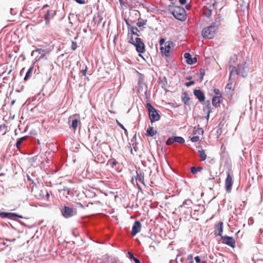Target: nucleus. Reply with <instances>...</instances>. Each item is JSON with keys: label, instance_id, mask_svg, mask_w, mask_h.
<instances>
[{"label": "nucleus", "instance_id": "nucleus-13", "mask_svg": "<svg viewBox=\"0 0 263 263\" xmlns=\"http://www.w3.org/2000/svg\"><path fill=\"white\" fill-rule=\"evenodd\" d=\"M184 58L186 60V62L188 64L193 65L197 62V58L196 57L192 58V55L190 53H185Z\"/></svg>", "mask_w": 263, "mask_h": 263}, {"label": "nucleus", "instance_id": "nucleus-41", "mask_svg": "<svg viewBox=\"0 0 263 263\" xmlns=\"http://www.w3.org/2000/svg\"><path fill=\"white\" fill-rule=\"evenodd\" d=\"M45 20H50V11L47 10L44 16Z\"/></svg>", "mask_w": 263, "mask_h": 263}, {"label": "nucleus", "instance_id": "nucleus-53", "mask_svg": "<svg viewBox=\"0 0 263 263\" xmlns=\"http://www.w3.org/2000/svg\"><path fill=\"white\" fill-rule=\"evenodd\" d=\"M132 28H133L134 29V31H139V30L138 29L137 27H134V26H132L131 28L130 29V31H131V29Z\"/></svg>", "mask_w": 263, "mask_h": 263}, {"label": "nucleus", "instance_id": "nucleus-4", "mask_svg": "<svg viewBox=\"0 0 263 263\" xmlns=\"http://www.w3.org/2000/svg\"><path fill=\"white\" fill-rule=\"evenodd\" d=\"M170 13L174 17L180 21H184L186 18V11L181 6H176L174 10H170Z\"/></svg>", "mask_w": 263, "mask_h": 263}, {"label": "nucleus", "instance_id": "nucleus-59", "mask_svg": "<svg viewBox=\"0 0 263 263\" xmlns=\"http://www.w3.org/2000/svg\"><path fill=\"white\" fill-rule=\"evenodd\" d=\"M45 20V24L47 26L49 24V20Z\"/></svg>", "mask_w": 263, "mask_h": 263}, {"label": "nucleus", "instance_id": "nucleus-10", "mask_svg": "<svg viewBox=\"0 0 263 263\" xmlns=\"http://www.w3.org/2000/svg\"><path fill=\"white\" fill-rule=\"evenodd\" d=\"M193 93L199 102H203L204 101L205 95L202 90L195 89L194 90Z\"/></svg>", "mask_w": 263, "mask_h": 263}, {"label": "nucleus", "instance_id": "nucleus-25", "mask_svg": "<svg viewBox=\"0 0 263 263\" xmlns=\"http://www.w3.org/2000/svg\"><path fill=\"white\" fill-rule=\"evenodd\" d=\"M146 22L147 20H143L142 18H139L138 20V22L137 23V25L138 27H142L146 25Z\"/></svg>", "mask_w": 263, "mask_h": 263}, {"label": "nucleus", "instance_id": "nucleus-29", "mask_svg": "<svg viewBox=\"0 0 263 263\" xmlns=\"http://www.w3.org/2000/svg\"><path fill=\"white\" fill-rule=\"evenodd\" d=\"M128 43L133 45L135 42V39H134L133 35L130 33H128Z\"/></svg>", "mask_w": 263, "mask_h": 263}, {"label": "nucleus", "instance_id": "nucleus-45", "mask_svg": "<svg viewBox=\"0 0 263 263\" xmlns=\"http://www.w3.org/2000/svg\"><path fill=\"white\" fill-rule=\"evenodd\" d=\"M196 132L199 134H202L203 133V130L202 128H200L198 125V127H197V129L196 130Z\"/></svg>", "mask_w": 263, "mask_h": 263}, {"label": "nucleus", "instance_id": "nucleus-19", "mask_svg": "<svg viewBox=\"0 0 263 263\" xmlns=\"http://www.w3.org/2000/svg\"><path fill=\"white\" fill-rule=\"evenodd\" d=\"M203 170V167L202 166H199L197 167L192 166L191 167V172L194 174H196L198 172L201 171Z\"/></svg>", "mask_w": 263, "mask_h": 263}, {"label": "nucleus", "instance_id": "nucleus-63", "mask_svg": "<svg viewBox=\"0 0 263 263\" xmlns=\"http://www.w3.org/2000/svg\"><path fill=\"white\" fill-rule=\"evenodd\" d=\"M209 116H210V114L208 113L207 116H206V118L207 120H209Z\"/></svg>", "mask_w": 263, "mask_h": 263}, {"label": "nucleus", "instance_id": "nucleus-35", "mask_svg": "<svg viewBox=\"0 0 263 263\" xmlns=\"http://www.w3.org/2000/svg\"><path fill=\"white\" fill-rule=\"evenodd\" d=\"M186 260L189 261V263H193V256L192 254H189L186 258Z\"/></svg>", "mask_w": 263, "mask_h": 263}, {"label": "nucleus", "instance_id": "nucleus-16", "mask_svg": "<svg viewBox=\"0 0 263 263\" xmlns=\"http://www.w3.org/2000/svg\"><path fill=\"white\" fill-rule=\"evenodd\" d=\"M157 132L152 126H149L146 130V135L147 137H153L157 134Z\"/></svg>", "mask_w": 263, "mask_h": 263}, {"label": "nucleus", "instance_id": "nucleus-57", "mask_svg": "<svg viewBox=\"0 0 263 263\" xmlns=\"http://www.w3.org/2000/svg\"><path fill=\"white\" fill-rule=\"evenodd\" d=\"M19 223L21 224V225H23L26 227H27V226L23 222L21 221H18Z\"/></svg>", "mask_w": 263, "mask_h": 263}, {"label": "nucleus", "instance_id": "nucleus-58", "mask_svg": "<svg viewBox=\"0 0 263 263\" xmlns=\"http://www.w3.org/2000/svg\"><path fill=\"white\" fill-rule=\"evenodd\" d=\"M45 56H46L45 53H42V54H41V57H40V58H39V59H43V58H44Z\"/></svg>", "mask_w": 263, "mask_h": 263}, {"label": "nucleus", "instance_id": "nucleus-28", "mask_svg": "<svg viewBox=\"0 0 263 263\" xmlns=\"http://www.w3.org/2000/svg\"><path fill=\"white\" fill-rule=\"evenodd\" d=\"M9 212H0V217L4 219V218H8L9 219Z\"/></svg>", "mask_w": 263, "mask_h": 263}, {"label": "nucleus", "instance_id": "nucleus-21", "mask_svg": "<svg viewBox=\"0 0 263 263\" xmlns=\"http://www.w3.org/2000/svg\"><path fill=\"white\" fill-rule=\"evenodd\" d=\"M79 123L80 124V122L78 119H72L71 127L73 129H76L78 126Z\"/></svg>", "mask_w": 263, "mask_h": 263}, {"label": "nucleus", "instance_id": "nucleus-56", "mask_svg": "<svg viewBox=\"0 0 263 263\" xmlns=\"http://www.w3.org/2000/svg\"><path fill=\"white\" fill-rule=\"evenodd\" d=\"M111 164H112V166H115L117 164V161L116 160H114L112 162H111Z\"/></svg>", "mask_w": 263, "mask_h": 263}, {"label": "nucleus", "instance_id": "nucleus-52", "mask_svg": "<svg viewBox=\"0 0 263 263\" xmlns=\"http://www.w3.org/2000/svg\"><path fill=\"white\" fill-rule=\"evenodd\" d=\"M64 191H67L68 192V194H69V192L70 191V189L67 187H64L63 189Z\"/></svg>", "mask_w": 263, "mask_h": 263}, {"label": "nucleus", "instance_id": "nucleus-51", "mask_svg": "<svg viewBox=\"0 0 263 263\" xmlns=\"http://www.w3.org/2000/svg\"><path fill=\"white\" fill-rule=\"evenodd\" d=\"M180 4L181 5H185L186 3V0H179V1Z\"/></svg>", "mask_w": 263, "mask_h": 263}, {"label": "nucleus", "instance_id": "nucleus-27", "mask_svg": "<svg viewBox=\"0 0 263 263\" xmlns=\"http://www.w3.org/2000/svg\"><path fill=\"white\" fill-rule=\"evenodd\" d=\"M174 140L175 142H178L180 144L184 143L185 142L184 139L182 137L179 136H174Z\"/></svg>", "mask_w": 263, "mask_h": 263}, {"label": "nucleus", "instance_id": "nucleus-61", "mask_svg": "<svg viewBox=\"0 0 263 263\" xmlns=\"http://www.w3.org/2000/svg\"><path fill=\"white\" fill-rule=\"evenodd\" d=\"M133 148H134V149L135 150V152H137V150H138V147H137V146H134L133 147Z\"/></svg>", "mask_w": 263, "mask_h": 263}, {"label": "nucleus", "instance_id": "nucleus-39", "mask_svg": "<svg viewBox=\"0 0 263 263\" xmlns=\"http://www.w3.org/2000/svg\"><path fill=\"white\" fill-rule=\"evenodd\" d=\"M128 255L129 258L130 259H131V260H134V259L136 258V257H135V256L134 255L133 253H132L130 251L128 252Z\"/></svg>", "mask_w": 263, "mask_h": 263}, {"label": "nucleus", "instance_id": "nucleus-9", "mask_svg": "<svg viewBox=\"0 0 263 263\" xmlns=\"http://www.w3.org/2000/svg\"><path fill=\"white\" fill-rule=\"evenodd\" d=\"M172 42H167L165 44V47L161 46L160 48L161 52L164 53L165 57H168L170 54L171 45L173 44Z\"/></svg>", "mask_w": 263, "mask_h": 263}, {"label": "nucleus", "instance_id": "nucleus-26", "mask_svg": "<svg viewBox=\"0 0 263 263\" xmlns=\"http://www.w3.org/2000/svg\"><path fill=\"white\" fill-rule=\"evenodd\" d=\"M212 10L209 8H205L204 10V15L209 18L212 15Z\"/></svg>", "mask_w": 263, "mask_h": 263}, {"label": "nucleus", "instance_id": "nucleus-30", "mask_svg": "<svg viewBox=\"0 0 263 263\" xmlns=\"http://www.w3.org/2000/svg\"><path fill=\"white\" fill-rule=\"evenodd\" d=\"M174 142H175V141L174 140V137H170L166 141V144L167 145H171L173 143H174Z\"/></svg>", "mask_w": 263, "mask_h": 263}, {"label": "nucleus", "instance_id": "nucleus-62", "mask_svg": "<svg viewBox=\"0 0 263 263\" xmlns=\"http://www.w3.org/2000/svg\"><path fill=\"white\" fill-rule=\"evenodd\" d=\"M192 78V77L191 76H189V77H187L186 78V79L188 80H190Z\"/></svg>", "mask_w": 263, "mask_h": 263}, {"label": "nucleus", "instance_id": "nucleus-54", "mask_svg": "<svg viewBox=\"0 0 263 263\" xmlns=\"http://www.w3.org/2000/svg\"><path fill=\"white\" fill-rule=\"evenodd\" d=\"M121 5L125 6V3L123 0H119Z\"/></svg>", "mask_w": 263, "mask_h": 263}, {"label": "nucleus", "instance_id": "nucleus-5", "mask_svg": "<svg viewBox=\"0 0 263 263\" xmlns=\"http://www.w3.org/2000/svg\"><path fill=\"white\" fill-rule=\"evenodd\" d=\"M62 216L65 218H69L77 215L76 209L64 205L61 209Z\"/></svg>", "mask_w": 263, "mask_h": 263}, {"label": "nucleus", "instance_id": "nucleus-17", "mask_svg": "<svg viewBox=\"0 0 263 263\" xmlns=\"http://www.w3.org/2000/svg\"><path fill=\"white\" fill-rule=\"evenodd\" d=\"M190 98L186 92H184L182 96V101L185 105H190Z\"/></svg>", "mask_w": 263, "mask_h": 263}, {"label": "nucleus", "instance_id": "nucleus-12", "mask_svg": "<svg viewBox=\"0 0 263 263\" xmlns=\"http://www.w3.org/2000/svg\"><path fill=\"white\" fill-rule=\"evenodd\" d=\"M223 222L220 221L214 227V234L216 236H222V233L223 232Z\"/></svg>", "mask_w": 263, "mask_h": 263}, {"label": "nucleus", "instance_id": "nucleus-49", "mask_svg": "<svg viewBox=\"0 0 263 263\" xmlns=\"http://www.w3.org/2000/svg\"><path fill=\"white\" fill-rule=\"evenodd\" d=\"M165 42V39L164 38H161L159 40V44L161 46Z\"/></svg>", "mask_w": 263, "mask_h": 263}, {"label": "nucleus", "instance_id": "nucleus-32", "mask_svg": "<svg viewBox=\"0 0 263 263\" xmlns=\"http://www.w3.org/2000/svg\"><path fill=\"white\" fill-rule=\"evenodd\" d=\"M195 260L196 261V263H207L206 260H202L201 261V258H200V256H196L195 257Z\"/></svg>", "mask_w": 263, "mask_h": 263}, {"label": "nucleus", "instance_id": "nucleus-42", "mask_svg": "<svg viewBox=\"0 0 263 263\" xmlns=\"http://www.w3.org/2000/svg\"><path fill=\"white\" fill-rule=\"evenodd\" d=\"M130 33L133 35H136V37H139V36H140V35L137 33V31H134L133 28L131 29V31H130Z\"/></svg>", "mask_w": 263, "mask_h": 263}, {"label": "nucleus", "instance_id": "nucleus-20", "mask_svg": "<svg viewBox=\"0 0 263 263\" xmlns=\"http://www.w3.org/2000/svg\"><path fill=\"white\" fill-rule=\"evenodd\" d=\"M28 138V136H24L19 138L16 142V146L17 148H20L22 142Z\"/></svg>", "mask_w": 263, "mask_h": 263}, {"label": "nucleus", "instance_id": "nucleus-55", "mask_svg": "<svg viewBox=\"0 0 263 263\" xmlns=\"http://www.w3.org/2000/svg\"><path fill=\"white\" fill-rule=\"evenodd\" d=\"M159 83H160V84H162V88H163V87H164V86H165V85H166V84H165V83H167V82H166V81H165V83H164V82H160Z\"/></svg>", "mask_w": 263, "mask_h": 263}, {"label": "nucleus", "instance_id": "nucleus-33", "mask_svg": "<svg viewBox=\"0 0 263 263\" xmlns=\"http://www.w3.org/2000/svg\"><path fill=\"white\" fill-rule=\"evenodd\" d=\"M44 51V50H43L41 48H37L35 50H33L31 53V55L34 56L35 52H38L39 54H42L43 52Z\"/></svg>", "mask_w": 263, "mask_h": 263}, {"label": "nucleus", "instance_id": "nucleus-14", "mask_svg": "<svg viewBox=\"0 0 263 263\" xmlns=\"http://www.w3.org/2000/svg\"><path fill=\"white\" fill-rule=\"evenodd\" d=\"M136 180L137 182L142 183L143 184L145 185L144 180V173L142 171H136Z\"/></svg>", "mask_w": 263, "mask_h": 263}, {"label": "nucleus", "instance_id": "nucleus-37", "mask_svg": "<svg viewBox=\"0 0 263 263\" xmlns=\"http://www.w3.org/2000/svg\"><path fill=\"white\" fill-rule=\"evenodd\" d=\"M175 7L176 6H175V3L174 1L171 2L170 5L168 6V11L170 12V10H173L172 8L173 7L175 8Z\"/></svg>", "mask_w": 263, "mask_h": 263}, {"label": "nucleus", "instance_id": "nucleus-1", "mask_svg": "<svg viewBox=\"0 0 263 263\" xmlns=\"http://www.w3.org/2000/svg\"><path fill=\"white\" fill-rule=\"evenodd\" d=\"M236 60L237 58L235 55L230 59L229 62L230 68L232 69L230 72V79L237 74H239L242 77H246L249 71V65L246 62L238 64L237 68L234 66L233 64L235 63Z\"/></svg>", "mask_w": 263, "mask_h": 263}, {"label": "nucleus", "instance_id": "nucleus-11", "mask_svg": "<svg viewBox=\"0 0 263 263\" xmlns=\"http://www.w3.org/2000/svg\"><path fill=\"white\" fill-rule=\"evenodd\" d=\"M141 228V224L140 222L139 221L136 220L132 227V235L133 236H135L140 231Z\"/></svg>", "mask_w": 263, "mask_h": 263}, {"label": "nucleus", "instance_id": "nucleus-46", "mask_svg": "<svg viewBox=\"0 0 263 263\" xmlns=\"http://www.w3.org/2000/svg\"><path fill=\"white\" fill-rule=\"evenodd\" d=\"M87 67L86 66H85V69H82L81 70V72H82L83 76H86V72H87Z\"/></svg>", "mask_w": 263, "mask_h": 263}, {"label": "nucleus", "instance_id": "nucleus-50", "mask_svg": "<svg viewBox=\"0 0 263 263\" xmlns=\"http://www.w3.org/2000/svg\"><path fill=\"white\" fill-rule=\"evenodd\" d=\"M189 201H191L190 199L185 200L183 201V202L182 204V205H181L180 206V207H182L183 205H185V204H187V202H189Z\"/></svg>", "mask_w": 263, "mask_h": 263}, {"label": "nucleus", "instance_id": "nucleus-18", "mask_svg": "<svg viewBox=\"0 0 263 263\" xmlns=\"http://www.w3.org/2000/svg\"><path fill=\"white\" fill-rule=\"evenodd\" d=\"M9 219L16 220L17 218H25L22 215H19L16 213L9 212Z\"/></svg>", "mask_w": 263, "mask_h": 263}, {"label": "nucleus", "instance_id": "nucleus-36", "mask_svg": "<svg viewBox=\"0 0 263 263\" xmlns=\"http://www.w3.org/2000/svg\"><path fill=\"white\" fill-rule=\"evenodd\" d=\"M205 74V71H204V69H200V81H201L203 78V77Z\"/></svg>", "mask_w": 263, "mask_h": 263}, {"label": "nucleus", "instance_id": "nucleus-22", "mask_svg": "<svg viewBox=\"0 0 263 263\" xmlns=\"http://www.w3.org/2000/svg\"><path fill=\"white\" fill-rule=\"evenodd\" d=\"M33 66H31L27 70L26 74H25V76L24 78V81H27L28 80V79L30 78V75L32 72V70H33Z\"/></svg>", "mask_w": 263, "mask_h": 263}, {"label": "nucleus", "instance_id": "nucleus-31", "mask_svg": "<svg viewBox=\"0 0 263 263\" xmlns=\"http://www.w3.org/2000/svg\"><path fill=\"white\" fill-rule=\"evenodd\" d=\"M214 93H215V96H218L219 97V98L222 99V95L220 93V90L218 89L215 88L213 90Z\"/></svg>", "mask_w": 263, "mask_h": 263}, {"label": "nucleus", "instance_id": "nucleus-3", "mask_svg": "<svg viewBox=\"0 0 263 263\" xmlns=\"http://www.w3.org/2000/svg\"><path fill=\"white\" fill-rule=\"evenodd\" d=\"M146 107L148 110V114L152 123L158 121L160 120V116L158 110L156 109L150 102H147Z\"/></svg>", "mask_w": 263, "mask_h": 263}, {"label": "nucleus", "instance_id": "nucleus-7", "mask_svg": "<svg viewBox=\"0 0 263 263\" xmlns=\"http://www.w3.org/2000/svg\"><path fill=\"white\" fill-rule=\"evenodd\" d=\"M233 179L232 177L230 175L229 172L227 173V178L225 180L224 187L227 193H230L232 190V187L233 185Z\"/></svg>", "mask_w": 263, "mask_h": 263}, {"label": "nucleus", "instance_id": "nucleus-64", "mask_svg": "<svg viewBox=\"0 0 263 263\" xmlns=\"http://www.w3.org/2000/svg\"><path fill=\"white\" fill-rule=\"evenodd\" d=\"M49 196H50V195H49V193H48V192H47V193H46V197H47V198H48V197H49Z\"/></svg>", "mask_w": 263, "mask_h": 263}, {"label": "nucleus", "instance_id": "nucleus-8", "mask_svg": "<svg viewBox=\"0 0 263 263\" xmlns=\"http://www.w3.org/2000/svg\"><path fill=\"white\" fill-rule=\"evenodd\" d=\"M221 238L223 240V243L226 244L233 248L235 247V240L233 237L225 235L221 236Z\"/></svg>", "mask_w": 263, "mask_h": 263}, {"label": "nucleus", "instance_id": "nucleus-15", "mask_svg": "<svg viewBox=\"0 0 263 263\" xmlns=\"http://www.w3.org/2000/svg\"><path fill=\"white\" fill-rule=\"evenodd\" d=\"M221 102L222 99L219 98V97L218 96H214L212 98V103L213 106L215 107H218Z\"/></svg>", "mask_w": 263, "mask_h": 263}, {"label": "nucleus", "instance_id": "nucleus-60", "mask_svg": "<svg viewBox=\"0 0 263 263\" xmlns=\"http://www.w3.org/2000/svg\"><path fill=\"white\" fill-rule=\"evenodd\" d=\"M206 104L205 105H208L209 106H210V101L209 100L207 101L206 102H205Z\"/></svg>", "mask_w": 263, "mask_h": 263}, {"label": "nucleus", "instance_id": "nucleus-24", "mask_svg": "<svg viewBox=\"0 0 263 263\" xmlns=\"http://www.w3.org/2000/svg\"><path fill=\"white\" fill-rule=\"evenodd\" d=\"M7 130V127L5 124L0 125V134L4 135Z\"/></svg>", "mask_w": 263, "mask_h": 263}, {"label": "nucleus", "instance_id": "nucleus-44", "mask_svg": "<svg viewBox=\"0 0 263 263\" xmlns=\"http://www.w3.org/2000/svg\"><path fill=\"white\" fill-rule=\"evenodd\" d=\"M195 84V82L194 81H190L185 83V86L187 87H190L192 85Z\"/></svg>", "mask_w": 263, "mask_h": 263}, {"label": "nucleus", "instance_id": "nucleus-38", "mask_svg": "<svg viewBox=\"0 0 263 263\" xmlns=\"http://www.w3.org/2000/svg\"><path fill=\"white\" fill-rule=\"evenodd\" d=\"M77 48V42L72 41L71 49L73 50H75Z\"/></svg>", "mask_w": 263, "mask_h": 263}, {"label": "nucleus", "instance_id": "nucleus-48", "mask_svg": "<svg viewBox=\"0 0 263 263\" xmlns=\"http://www.w3.org/2000/svg\"><path fill=\"white\" fill-rule=\"evenodd\" d=\"M226 88L229 90L232 89V84L230 83L228 84L226 86Z\"/></svg>", "mask_w": 263, "mask_h": 263}, {"label": "nucleus", "instance_id": "nucleus-40", "mask_svg": "<svg viewBox=\"0 0 263 263\" xmlns=\"http://www.w3.org/2000/svg\"><path fill=\"white\" fill-rule=\"evenodd\" d=\"M199 140V137L198 136H193L191 138V140L193 142H197Z\"/></svg>", "mask_w": 263, "mask_h": 263}, {"label": "nucleus", "instance_id": "nucleus-34", "mask_svg": "<svg viewBox=\"0 0 263 263\" xmlns=\"http://www.w3.org/2000/svg\"><path fill=\"white\" fill-rule=\"evenodd\" d=\"M203 110L204 112H206L207 114H210L211 110H210V106H209L208 105H205L203 108Z\"/></svg>", "mask_w": 263, "mask_h": 263}, {"label": "nucleus", "instance_id": "nucleus-6", "mask_svg": "<svg viewBox=\"0 0 263 263\" xmlns=\"http://www.w3.org/2000/svg\"><path fill=\"white\" fill-rule=\"evenodd\" d=\"M133 45L136 47V50L139 53V55L142 57L140 53H143L145 51V46L143 42L140 37H136Z\"/></svg>", "mask_w": 263, "mask_h": 263}, {"label": "nucleus", "instance_id": "nucleus-47", "mask_svg": "<svg viewBox=\"0 0 263 263\" xmlns=\"http://www.w3.org/2000/svg\"><path fill=\"white\" fill-rule=\"evenodd\" d=\"M125 22L126 24V25L127 26V29H128V31H129L130 29L132 27V26H131V25L130 24V23H129V22L127 20L125 19Z\"/></svg>", "mask_w": 263, "mask_h": 263}, {"label": "nucleus", "instance_id": "nucleus-43", "mask_svg": "<svg viewBox=\"0 0 263 263\" xmlns=\"http://www.w3.org/2000/svg\"><path fill=\"white\" fill-rule=\"evenodd\" d=\"M117 124L122 129L124 130V133H126L127 131V129L125 128V127L124 126V125L121 124V123H120L119 121H117Z\"/></svg>", "mask_w": 263, "mask_h": 263}, {"label": "nucleus", "instance_id": "nucleus-23", "mask_svg": "<svg viewBox=\"0 0 263 263\" xmlns=\"http://www.w3.org/2000/svg\"><path fill=\"white\" fill-rule=\"evenodd\" d=\"M198 153H199V156L201 158V160L204 161L206 158V155L203 149L199 150L198 151Z\"/></svg>", "mask_w": 263, "mask_h": 263}, {"label": "nucleus", "instance_id": "nucleus-2", "mask_svg": "<svg viewBox=\"0 0 263 263\" xmlns=\"http://www.w3.org/2000/svg\"><path fill=\"white\" fill-rule=\"evenodd\" d=\"M218 18L215 19L214 22H213L211 25L204 27L202 31V35L203 38L205 39H211L214 37L216 31L217 29V27L216 25V22L217 21Z\"/></svg>", "mask_w": 263, "mask_h": 263}]
</instances>
